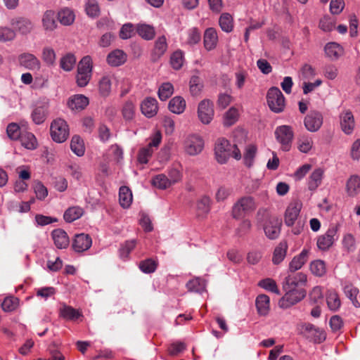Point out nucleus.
Segmentation results:
<instances>
[{
  "label": "nucleus",
  "instance_id": "obj_35",
  "mask_svg": "<svg viewBox=\"0 0 360 360\" xmlns=\"http://www.w3.org/2000/svg\"><path fill=\"white\" fill-rule=\"evenodd\" d=\"M186 101L181 96H175L172 98L168 105L169 110L175 114H181L186 108Z\"/></svg>",
  "mask_w": 360,
  "mask_h": 360
},
{
  "label": "nucleus",
  "instance_id": "obj_4",
  "mask_svg": "<svg viewBox=\"0 0 360 360\" xmlns=\"http://www.w3.org/2000/svg\"><path fill=\"white\" fill-rule=\"evenodd\" d=\"M285 294L280 299L278 305L281 308L288 309L302 300L306 296V291L303 288L283 289Z\"/></svg>",
  "mask_w": 360,
  "mask_h": 360
},
{
  "label": "nucleus",
  "instance_id": "obj_47",
  "mask_svg": "<svg viewBox=\"0 0 360 360\" xmlns=\"http://www.w3.org/2000/svg\"><path fill=\"white\" fill-rule=\"evenodd\" d=\"M76 63V58L72 53H67L60 58V67L65 71H71Z\"/></svg>",
  "mask_w": 360,
  "mask_h": 360
},
{
  "label": "nucleus",
  "instance_id": "obj_53",
  "mask_svg": "<svg viewBox=\"0 0 360 360\" xmlns=\"http://www.w3.org/2000/svg\"><path fill=\"white\" fill-rule=\"evenodd\" d=\"M184 61V52L181 50L174 51L170 57V64L174 70L182 68Z\"/></svg>",
  "mask_w": 360,
  "mask_h": 360
},
{
  "label": "nucleus",
  "instance_id": "obj_19",
  "mask_svg": "<svg viewBox=\"0 0 360 360\" xmlns=\"http://www.w3.org/2000/svg\"><path fill=\"white\" fill-rule=\"evenodd\" d=\"M18 61L20 65L31 70H39L41 67L39 60L30 53H24L18 56Z\"/></svg>",
  "mask_w": 360,
  "mask_h": 360
},
{
  "label": "nucleus",
  "instance_id": "obj_45",
  "mask_svg": "<svg viewBox=\"0 0 360 360\" xmlns=\"http://www.w3.org/2000/svg\"><path fill=\"white\" fill-rule=\"evenodd\" d=\"M219 24L221 29L225 32H231L233 29V20L232 16L228 13H222L219 19Z\"/></svg>",
  "mask_w": 360,
  "mask_h": 360
},
{
  "label": "nucleus",
  "instance_id": "obj_9",
  "mask_svg": "<svg viewBox=\"0 0 360 360\" xmlns=\"http://www.w3.org/2000/svg\"><path fill=\"white\" fill-rule=\"evenodd\" d=\"M323 122V115L318 110H310L304 119V127L310 132L318 131L321 127Z\"/></svg>",
  "mask_w": 360,
  "mask_h": 360
},
{
  "label": "nucleus",
  "instance_id": "obj_7",
  "mask_svg": "<svg viewBox=\"0 0 360 360\" xmlns=\"http://www.w3.org/2000/svg\"><path fill=\"white\" fill-rule=\"evenodd\" d=\"M338 238V227L336 226H330L325 233L318 237L317 247L321 250H328Z\"/></svg>",
  "mask_w": 360,
  "mask_h": 360
},
{
  "label": "nucleus",
  "instance_id": "obj_34",
  "mask_svg": "<svg viewBox=\"0 0 360 360\" xmlns=\"http://www.w3.org/2000/svg\"><path fill=\"white\" fill-rule=\"evenodd\" d=\"M132 193L127 186H122L119 190V201L123 208H128L132 202Z\"/></svg>",
  "mask_w": 360,
  "mask_h": 360
},
{
  "label": "nucleus",
  "instance_id": "obj_33",
  "mask_svg": "<svg viewBox=\"0 0 360 360\" xmlns=\"http://www.w3.org/2000/svg\"><path fill=\"white\" fill-rule=\"evenodd\" d=\"M257 312L261 316H266L269 311V297L264 294L259 295L255 300Z\"/></svg>",
  "mask_w": 360,
  "mask_h": 360
},
{
  "label": "nucleus",
  "instance_id": "obj_23",
  "mask_svg": "<svg viewBox=\"0 0 360 360\" xmlns=\"http://www.w3.org/2000/svg\"><path fill=\"white\" fill-rule=\"evenodd\" d=\"M141 110L147 117H154L158 110L157 100L151 97L146 98L141 105Z\"/></svg>",
  "mask_w": 360,
  "mask_h": 360
},
{
  "label": "nucleus",
  "instance_id": "obj_61",
  "mask_svg": "<svg viewBox=\"0 0 360 360\" xmlns=\"http://www.w3.org/2000/svg\"><path fill=\"white\" fill-rule=\"evenodd\" d=\"M235 84L238 89H242L248 77V71L244 69L238 70L235 74Z\"/></svg>",
  "mask_w": 360,
  "mask_h": 360
},
{
  "label": "nucleus",
  "instance_id": "obj_2",
  "mask_svg": "<svg viewBox=\"0 0 360 360\" xmlns=\"http://www.w3.org/2000/svg\"><path fill=\"white\" fill-rule=\"evenodd\" d=\"M266 101L269 108L274 112L279 113L283 111L285 105V97L278 87L273 86L268 90Z\"/></svg>",
  "mask_w": 360,
  "mask_h": 360
},
{
  "label": "nucleus",
  "instance_id": "obj_39",
  "mask_svg": "<svg viewBox=\"0 0 360 360\" xmlns=\"http://www.w3.org/2000/svg\"><path fill=\"white\" fill-rule=\"evenodd\" d=\"M210 198L207 196H202L196 203L197 214L199 217L207 215L210 210Z\"/></svg>",
  "mask_w": 360,
  "mask_h": 360
},
{
  "label": "nucleus",
  "instance_id": "obj_25",
  "mask_svg": "<svg viewBox=\"0 0 360 360\" xmlns=\"http://www.w3.org/2000/svg\"><path fill=\"white\" fill-rule=\"evenodd\" d=\"M308 255L309 251L306 249H304L299 255H295L289 263V272H295L296 271L300 269L307 262Z\"/></svg>",
  "mask_w": 360,
  "mask_h": 360
},
{
  "label": "nucleus",
  "instance_id": "obj_46",
  "mask_svg": "<svg viewBox=\"0 0 360 360\" xmlns=\"http://www.w3.org/2000/svg\"><path fill=\"white\" fill-rule=\"evenodd\" d=\"M189 88L192 96L199 95L203 88L201 78L198 75H193L190 79Z\"/></svg>",
  "mask_w": 360,
  "mask_h": 360
},
{
  "label": "nucleus",
  "instance_id": "obj_58",
  "mask_svg": "<svg viewBox=\"0 0 360 360\" xmlns=\"http://www.w3.org/2000/svg\"><path fill=\"white\" fill-rule=\"evenodd\" d=\"M310 270L315 276H322L326 272V264L323 260H315L311 263Z\"/></svg>",
  "mask_w": 360,
  "mask_h": 360
},
{
  "label": "nucleus",
  "instance_id": "obj_44",
  "mask_svg": "<svg viewBox=\"0 0 360 360\" xmlns=\"http://www.w3.org/2000/svg\"><path fill=\"white\" fill-rule=\"evenodd\" d=\"M151 184L161 190H165L172 186L168 177L164 174H160L153 176L151 179Z\"/></svg>",
  "mask_w": 360,
  "mask_h": 360
},
{
  "label": "nucleus",
  "instance_id": "obj_20",
  "mask_svg": "<svg viewBox=\"0 0 360 360\" xmlns=\"http://www.w3.org/2000/svg\"><path fill=\"white\" fill-rule=\"evenodd\" d=\"M59 316L68 321H75L83 317L82 312L79 309L63 304L59 309Z\"/></svg>",
  "mask_w": 360,
  "mask_h": 360
},
{
  "label": "nucleus",
  "instance_id": "obj_11",
  "mask_svg": "<svg viewBox=\"0 0 360 360\" xmlns=\"http://www.w3.org/2000/svg\"><path fill=\"white\" fill-rule=\"evenodd\" d=\"M213 103L209 99L200 101L198 108V115L200 120L205 124L210 123L214 117Z\"/></svg>",
  "mask_w": 360,
  "mask_h": 360
},
{
  "label": "nucleus",
  "instance_id": "obj_32",
  "mask_svg": "<svg viewBox=\"0 0 360 360\" xmlns=\"http://www.w3.org/2000/svg\"><path fill=\"white\" fill-rule=\"evenodd\" d=\"M324 171L321 168L314 169L309 176L308 188L310 191H315L322 183Z\"/></svg>",
  "mask_w": 360,
  "mask_h": 360
},
{
  "label": "nucleus",
  "instance_id": "obj_60",
  "mask_svg": "<svg viewBox=\"0 0 360 360\" xmlns=\"http://www.w3.org/2000/svg\"><path fill=\"white\" fill-rule=\"evenodd\" d=\"M139 266L143 273L151 274L156 270L158 264L152 259H147L140 262Z\"/></svg>",
  "mask_w": 360,
  "mask_h": 360
},
{
  "label": "nucleus",
  "instance_id": "obj_14",
  "mask_svg": "<svg viewBox=\"0 0 360 360\" xmlns=\"http://www.w3.org/2000/svg\"><path fill=\"white\" fill-rule=\"evenodd\" d=\"M92 245V239L89 234H76L72 241V248L75 252H83L89 250Z\"/></svg>",
  "mask_w": 360,
  "mask_h": 360
},
{
  "label": "nucleus",
  "instance_id": "obj_6",
  "mask_svg": "<svg viewBox=\"0 0 360 360\" xmlns=\"http://www.w3.org/2000/svg\"><path fill=\"white\" fill-rule=\"evenodd\" d=\"M214 154L219 163H226L231 156V143L224 138L218 139L215 143Z\"/></svg>",
  "mask_w": 360,
  "mask_h": 360
},
{
  "label": "nucleus",
  "instance_id": "obj_62",
  "mask_svg": "<svg viewBox=\"0 0 360 360\" xmlns=\"http://www.w3.org/2000/svg\"><path fill=\"white\" fill-rule=\"evenodd\" d=\"M85 10L86 14L91 18H96L100 15V8L96 0H88Z\"/></svg>",
  "mask_w": 360,
  "mask_h": 360
},
{
  "label": "nucleus",
  "instance_id": "obj_57",
  "mask_svg": "<svg viewBox=\"0 0 360 360\" xmlns=\"http://www.w3.org/2000/svg\"><path fill=\"white\" fill-rule=\"evenodd\" d=\"M154 150L148 147H143L139 149L137 154V161L139 164L146 165L152 157Z\"/></svg>",
  "mask_w": 360,
  "mask_h": 360
},
{
  "label": "nucleus",
  "instance_id": "obj_38",
  "mask_svg": "<svg viewBox=\"0 0 360 360\" xmlns=\"http://www.w3.org/2000/svg\"><path fill=\"white\" fill-rule=\"evenodd\" d=\"M84 214L82 208L78 206L69 207L65 210L63 218L66 222L71 223L79 219Z\"/></svg>",
  "mask_w": 360,
  "mask_h": 360
},
{
  "label": "nucleus",
  "instance_id": "obj_26",
  "mask_svg": "<svg viewBox=\"0 0 360 360\" xmlns=\"http://www.w3.org/2000/svg\"><path fill=\"white\" fill-rule=\"evenodd\" d=\"M345 296L350 300L355 308L360 307V302L358 300L359 290L352 283H347L342 288Z\"/></svg>",
  "mask_w": 360,
  "mask_h": 360
},
{
  "label": "nucleus",
  "instance_id": "obj_41",
  "mask_svg": "<svg viewBox=\"0 0 360 360\" xmlns=\"http://www.w3.org/2000/svg\"><path fill=\"white\" fill-rule=\"evenodd\" d=\"M55 13L53 11H46L42 18L43 27L46 30L53 31L57 27Z\"/></svg>",
  "mask_w": 360,
  "mask_h": 360
},
{
  "label": "nucleus",
  "instance_id": "obj_31",
  "mask_svg": "<svg viewBox=\"0 0 360 360\" xmlns=\"http://www.w3.org/2000/svg\"><path fill=\"white\" fill-rule=\"evenodd\" d=\"M346 191L349 196L354 197L360 193V176H350L346 183Z\"/></svg>",
  "mask_w": 360,
  "mask_h": 360
},
{
  "label": "nucleus",
  "instance_id": "obj_43",
  "mask_svg": "<svg viewBox=\"0 0 360 360\" xmlns=\"http://www.w3.org/2000/svg\"><path fill=\"white\" fill-rule=\"evenodd\" d=\"M205 282L200 278H195L188 281L186 283V288L189 292L201 293L205 289Z\"/></svg>",
  "mask_w": 360,
  "mask_h": 360
},
{
  "label": "nucleus",
  "instance_id": "obj_16",
  "mask_svg": "<svg viewBox=\"0 0 360 360\" xmlns=\"http://www.w3.org/2000/svg\"><path fill=\"white\" fill-rule=\"evenodd\" d=\"M25 129H28L27 122L22 121L20 124L11 122L7 125L6 134L11 140L18 141Z\"/></svg>",
  "mask_w": 360,
  "mask_h": 360
},
{
  "label": "nucleus",
  "instance_id": "obj_24",
  "mask_svg": "<svg viewBox=\"0 0 360 360\" xmlns=\"http://www.w3.org/2000/svg\"><path fill=\"white\" fill-rule=\"evenodd\" d=\"M167 49V43L165 36L159 37L155 41L154 48L153 49L151 57L153 61L160 59L166 52Z\"/></svg>",
  "mask_w": 360,
  "mask_h": 360
},
{
  "label": "nucleus",
  "instance_id": "obj_63",
  "mask_svg": "<svg viewBox=\"0 0 360 360\" xmlns=\"http://www.w3.org/2000/svg\"><path fill=\"white\" fill-rule=\"evenodd\" d=\"M122 114L125 120H131L135 114L134 104L130 101L125 102L122 109Z\"/></svg>",
  "mask_w": 360,
  "mask_h": 360
},
{
  "label": "nucleus",
  "instance_id": "obj_5",
  "mask_svg": "<svg viewBox=\"0 0 360 360\" xmlns=\"http://www.w3.org/2000/svg\"><path fill=\"white\" fill-rule=\"evenodd\" d=\"M274 134L277 141L281 146V149L284 151H289L294 137L292 127L289 125L278 126L276 128Z\"/></svg>",
  "mask_w": 360,
  "mask_h": 360
},
{
  "label": "nucleus",
  "instance_id": "obj_54",
  "mask_svg": "<svg viewBox=\"0 0 360 360\" xmlns=\"http://www.w3.org/2000/svg\"><path fill=\"white\" fill-rule=\"evenodd\" d=\"M111 80L108 76H103L98 82V89L100 94L103 96H108L111 91Z\"/></svg>",
  "mask_w": 360,
  "mask_h": 360
},
{
  "label": "nucleus",
  "instance_id": "obj_17",
  "mask_svg": "<svg viewBox=\"0 0 360 360\" xmlns=\"http://www.w3.org/2000/svg\"><path fill=\"white\" fill-rule=\"evenodd\" d=\"M11 25L14 28L15 32H18L20 34L26 35L33 29L32 22L25 18H15L11 20Z\"/></svg>",
  "mask_w": 360,
  "mask_h": 360
},
{
  "label": "nucleus",
  "instance_id": "obj_30",
  "mask_svg": "<svg viewBox=\"0 0 360 360\" xmlns=\"http://www.w3.org/2000/svg\"><path fill=\"white\" fill-rule=\"evenodd\" d=\"M288 248V245L286 240L281 241L275 248L272 257V262L274 264H279L284 260L287 254Z\"/></svg>",
  "mask_w": 360,
  "mask_h": 360
},
{
  "label": "nucleus",
  "instance_id": "obj_15",
  "mask_svg": "<svg viewBox=\"0 0 360 360\" xmlns=\"http://www.w3.org/2000/svg\"><path fill=\"white\" fill-rule=\"evenodd\" d=\"M219 41L217 32L214 27L207 28L203 34L204 48L210 51L216 49Z\"/></svg>",
  "mask_w": 360,
  "mask_h": 360
},
{
  "label": "nucleus",
  "instance_id": "obj_50",
  "mask_svg": "<svg viewBox=\"0 0 360 360\" xmlns=\"http://www.w3.org/2000/svg\"><path fill=\"white\" fill-rule=\"evenodd\" d=\"M174 93V86L170 82H165L158 89V97L161 101L167 100Z\"/></svg>",
  "mask_w": 360,
  "mask_h": 360
},
{
  "label": "nucleus",
  "instance_id": "obj_22",
  "mask_svg": "<svg viewBox=\"0 0 360 360\" xmlns=\"http://www.w3.org/2000/svg\"><path fill=\"white\" fill-rule=\"evenodd\" d=\"M51 236L55 245L58 249H65L70 243L69 237L67 233L61 229H54L51 233Z\"/></svg>",
  "mask_w": 360,
  "mask_h": 360
},
{
  "label": "nucleus",
  "instance_id": "obj_56",
  "mask_svg": "<svg viewBox=\"0 0 360 360\" xmlns=\"http://www.w3.org/2000/svg\"><path fill=\"white\" fill-rule=\"evenodd\" d=\"M42 60L49 66H52L55 64L56 55L55 51L49 46H46L42 50Z\"/></svg>",
  "mask_w": 360,
  "mask_h": 360
},
{
  "label": "nucleus",
  "instance_id": "obj_10",
  "mask_svg": "<svg viewBox=\"0 0 360 360\" xmlns=\"http://www.w3.org/2000/svg\"><path fill=\"white\" fill-rule=\"evenodd\" d=\"M282 222L277 217H270L264 224V231L266 236L270 240L278 238L281 233Z\"/></svg>",
  "mask_w": 360,
  "mask_h": 360
},
{
  "label": "nucleus",
  "instance_id": "obj_52",
  "mask_svg": "<svg viewBox=\"0 0 360 360\" xmlns=\"http://www.w3.org/2000/svg\"><path fill=\"white\" fill-rule=\"evenodd\" d=\"M258 285L264 290L274 292L277 295H280V290L278 288L276 281L270 278H264L258 283Z\"/></svg>",
  "mask_w": 360,
  "mask_h": 360
},
{
  "label": "nucleus",
  "instance_id": "obj_18",
  "mask_svg": "<svg viewBox=\"0 0 360 360\" xmlns=\"http://www.w3.org/2000/svg\"><path fill=\"white\" fill-rule=\"evenodd\" d=\"M340 120L342 131L347 135L352 134L355 127V122L352 112L350 110L343 111L340 115Z\"/></svg>",
  "mask_w": 360,
  "mask_h": 360
},
{
  "label": "nucleus",
  "instance_id": "obj_8",
  "mask_svg": "<svg viewBox=\"0 0 360 360\" xmlns=\"http://www.w3.org/2000/svg\"><path fill=\"white\" fill-rule=\"evenodd\" d=\"M302 207V203L297 199L293 200L290 202L284 214V221L287 226H292L295 224Z\"/></svg>",
  "mask_w": 360,
  "mask_h": 360
},
{
  "label": "nucleus",
  "instance_id": "obj_21",
  "mask_svg": "<svg viewBox=\"0 0 360 360\" xmlns=\"http://www.w3.org/2000/svg\"><path fill=\"white\" fill-rule=\"evenodd\" d=\"M127 60V53L121 49H115L107 56V63L111 67H118L123 65Z\"/></svg>",
  "mask_w": 360,
  "mask_h": 360
},
{
  "label": "nucleus",
  "instance_id": "obj_27",
  "mask_svg": "<svg viewBox=\"0 0 360 360\" xmlns=\"http://www.w3.org/2000/svg\"><path fill=\"white\" fill-rule=\"evenodd\" d=\"M49 114V107L46 104L37 106L31 113V118L35 124L44 122Z\"/></svg>",
  "mask_w": 360,
  "mask_h": 360
},
{
  "label": "nucleus",
  "instance_id": "obj_36",
  "mask_svg": "<svg viewBox=\"0 0 360 360\" xmlns=\"http://www.w3.org/2000/svg\"><path fill=\"white\" fill-rule=\"evenodd\" d=\"M324 51L326 56L331 60H337L343 52L342 48L335 42L326 44Z\"/></svg>",
  "mask_w": 360,
  "mask_h": 360
},
{
  "label": "nucleus",
  "instance_id": "obj_55",
  "mask_svg": "<svg viewBox=\"0 0 360 360\" xmlns=\"http://www.w3.org/2000/svg\"><path fill=\"white\" fill-rule=\"evenodd\" d=\"M238 116V110L234 107H231L224 116V124L227 127L234 124L237 122Z\"/></svg>",
  "mask_w": 360,
  "mask_h": 360
},
{
  "label": "nucleus",
  "instance_id": "obj_59",
  "mask_svg": "<svg viewBox=\"0 0 360 360\" xmlns=\"http://www.w3.org/2000/svg\"><path fill=\"white\" fill-rule=\"evenodd\" d=\"M136 245V241L135 240H127L119 250L120 257L124 259L128 258L131 251L135 248Z\"/></svg>",
  "mask_w": 360,
  "mask_h": 360
},
{
  "label": "nucleus",
  "instance_id": "obj_28",
  "mask_svg": "<svg viewBox=\"0 0 360 360\" xmlns=\"http://www.w3.org/2000/svg\"><path fill=\"white\" fill-rule=\"evenodd\" d=\"M21 145L27 150H34L38 146V142L36 136L27 129H25L20 139H18Z\"/></svg>",
  "mask_w": 360,
  "mask_h": 360
},
{
  "label": "nucleus",
  "instance_id": "obj_40",
  "mask_svg": "<svg viewBox=\"0 0 360 360\" xmlns=\"http://www.w3.org/2000/svg\"><path fill=\"white\" fill-rule=\"evenodd\" d=\"M57 18L62 25H70L74 22L75 14L70 8H65L58 11Z\"/></svg>",
  "mask_w": 360,
  "mask_h": 360
},
{
  "label": "nucleus",
  "instance_id": "obj_48",
  "mask_svg": "<svg viewBox=\"0 0 360 360\" xmlns=\"http://www.w3.org/2000/svg\"><path fill=\"white\" fill-rule=\"evenodd\" d=\"M136 32L141 38L146 40L153 39L155 34L154 27L148 25H139Z\"/></svg>",
  "mask_w": 360,
  "mask_h": 360
},
{
  "label": "nucleus",
  "instance_id": "obj_29",
  "mask_svg": "<svg viewBox=\"0 0 360 360\" xmlns=\"http://www.w3.org/2000/svg\"><path fill=\"white\" fill-rule=\"evenodd\" d=\"M89 104V98L84 95L77 94L70 97L68 101V107L72 110H82Z\"/></svg>",
  "mask_w": 360,
  "mask_h": 360
},
{
  "label": "nucleus",
  "instance_id": "obj_51",
  "mask_svg": "<svg viewBox=\"0 0 360 360\" xmlns=\"http://www.w3.org/2000/svg\"><path fill=\"white\" fill-rule=\"evenodd\" d=\"M297 144V148L300 152L307 153L312 148L314 142L311 137L304 135L298 139Z\"/></svg>",
  "mask_w": 360,
  "mask_h": 360
},
{
  "label": "nucleus",
  "instance_id": "obj_1",
  "mask_svg": "<svg viewBox=\"0 0 360 360\" xmlns=\"http://www.w3.org/2000/svg\"><path fill=\"white\" fill-rule=\"evenodd\" d=\"M257 208V204L255 198L250 195L240 198L233 205L232 217L236 219H241L245 216L255 211Z\"/></svg>",
  "mask_w": 360,
  "mask_h": 360
},
{
  "label": "nucleus",
  "instance_id": "obj_49",
  "mask_svg": "<svg viewBox=\"0 0 360 360\" xmlns=\"http://www.w3.org/2000/svg\"><path fill=\"white\" fill-rule=\"evenodd\" d=\"M19 301L18 297L13 296L7 297L1 303V308L6 312L13 311L18 307Z\"/></svg>",
  "mask_w": 360,
  "mask_h": 360
},
{
  "label": "nucleus",
  "instance_id": "obj_42",
  "mask_svg": "<svg viewBox=\"0 0 360 360\" xmlns=\"http://www.w3.org/2000/svg\"><path fill=\"white\" fill-rule=\"evenodd\" d=\"M70 148L72 151L77 156H82L85 152L84 143L82 139L77 135L72 136L70 142Z\"/></svg>",
  "mask_w": 360,
  "mask_h": 360
},
{
  "label": "nucleus",
  "instance_id": "obj_13",
  "mask_svg": "<svg viewBox=\"0 0 360 360\" xmlns=\"http://www.w3.org/2000/svg\"><path fill=\"white\" fill-rule=\"evenodd\" d=\"M204 147L202 139L197 135H190L185 141L184 148L186 152L190 155L200 153Z\"/></svg>",
  "mask_w": 360,
  "mask_h": 360
},
{
  "label": "nucleus",
  "instance_id": "obj_37",
  "mask_svg": "<svg viewBox=\"0 0 360 360\" xmlns=\"http://www.w3.org/2000/svg\"><path fill=\"white\" fill-rule=\"evenodd\" d=\"M326 302L328 308L334 311H337L341 305L339 295L335 290H330L327 292Z\"/></svg>",
  "mask_w": 360,
  "mask_h": 360
},
{
  "label": "nucleus",
  "instance_id": "obj_3",
  "mask_svg": "<svg viewBox=\"0 0 360 360\" xmlns=\"http://www.w3.org/2000/svg\"><path fill=\"white\" fill-rule=\"evenodd\" d=\"M52 139L57 143H63L69 136V127L65 120L61 118L53 120L50 126Z\"/></svg>",
  "mask_w": 360,
  "mask_h": 360
},
{
  "label": "nucleus",
  "instance_id": "obj_64",
  "mask_svg": "<svg viewBox=\"0 0 360 360\" xmlns=\"http://www.w3.org/2000/svg\"><path fill=\"white\" fill-rule=\"evenodd\" d=\"M93 61L90 56H84L79 62L77 71L92 72Z\"/></svg>",
  "mask_w": 360,
  "mask_h": 360
},
{
  "label": "nucleus",
  "instance_id": "obj_12",
  "mask_svg": "<svg viewBox=\"0 0 360 360\" xmlns=\"http://www.w3.org/2000/svg\"><path fill=\"white\" fill-rule=\"evenodd\" d=\"M307 275L302 272H289L288 276L285 277V281L283 283V288H294L298 289L297 288L300 285H304L307 283Z\"/></svg>",
  "mask_w": 360,
  "mask_h": 360
}]
</instances>
